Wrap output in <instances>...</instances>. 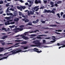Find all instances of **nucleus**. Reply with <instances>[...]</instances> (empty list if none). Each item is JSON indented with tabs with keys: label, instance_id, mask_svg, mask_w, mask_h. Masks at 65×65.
I'll return each mask as SVG.
<instances>
[{
	"label": "nucleus",
	"instance_id": "8",
	"mask_svg": "<svg viewBox=\"0 0 65 65\" xmlns=\"http://www.w3.org/2000/svg\"><path fill=\"white\" fill-rule=\"evenodd\" d=\"M34 12H35V11H34V10L33 11H30V13H29V12L28 13V15L29 16H30V14H33V13H34Z\"/></svg>",
	"mask_w": 65,
	"mask_h": 65
},
{
	"label": "nucleus",
	"instance_id": "35",
	"mask_svg": "<svg viewBox=\"0 0 65 65\" xmlns=\"http://www.w3.org/2000/svg\"><path fill=\"white\" fill-rule=\"evenodd\" d=\"M19 1L21 2V3H23L24 2H25L23 1L22 0H20Z\"/></svg>",
	"mask_w": 65,
	"mask_h": 65
},
{
	"label": "nucleus",
	"instance_id": "25",
	"mask_svg": "<svg viewBox=\"0 0 65 65\" xmlns=\"http://www.w3.org/2000/svg\"><path fill=\"white\" fill-rule=\"evenodd\" d=\"M3 1H0V4H3Z\"/></svg>",
	"mask_w": 65,
	"mask_h": 65
},
{
	"label": "nucleus",
	"instance_id": "58",
	"mask_svg": "<svg viewBox=\"0 0 65 65\" xmlns=\"http://www.w3.org/2000/svg\"><path fill=\"white\" fill-rule=\"evenodd\" d=\"M43 1L44 3H46V2H47V1H46H46L43 0Z\"/></svg>",
	"mask_w": 65,
	"mask_h": 65
},
{
	"label": "nucleus",
	"instance_id": "54",
	"mask_svg": "<svg viewBox=\"0 0 65 65\" xmlns=\"http://www.w3.org/2000/svg\"><path fill=\"white\" fill-rule=\"evenodd\" d=\"M10 53V52H9L8 53H5L4 54V55H6H6H7V54L8 53Z\"/></svg>",
	"mask_w": 65,
	"mask_h": 65
},
{
	"label": "nucleus",
	"instance_id": "20",
	"mask_svg": "<svg viewBox=\"0 0 65 65\" xmlns=\"http://www.w3.org/2000/svg\"><path fill=\"white\" fill-rule=\"evenodd\" d=\"M50 27H54L55 26H57V25L56 24H55L54 25H50Z\"/></svg>",
	"mask_w": 65,
	"mask_h": 65
},
{
	"label": "nucleus",
	"instance_id": "40",
	"mask_svg": "<svg viewBox=\"0 0 65 65\" xmlns=\"http://www.w3.org/2000/svg\"><path fill=\"white\" fill-rule=\"evenodd\" d=\"M15 41V42H20V40H16Z\"/></svg>",
	"mask_w": 65,
	"mask_h": 65
},
{
	"label": "nucleus",
	"instance_id": "11",
	"mask_svg": "<svg viewBox=\"0 0 65 65\" xmlns=\"http://www.w3.org/2000/svg\"><path fill=\"white\" fill-rule=\"evenodd\" d=\"M18 44H19V43H16L13 46H14L15 47H18V46H19L20 45H17L15 46L16 45H18Z\"/></svg>",
	"mask_w": 65,
	"mask_h": 65
},
{
	"label": "nucleus",
	"instance_id": "53",
	"mask_svg": "<svg viewBox=\"0 0 65 65\" xmlns=\"http://www.w3.org/2000/svg\"><path fill=\"white\" fill-rule=\"evenodd\" d=\"M44 7L43 6H42L41 7V8H44Z\"/></svg>",
	"mask_w": 65,
	"mask_h": 65
},
{
	"label": "nucleus",
	"instance_id": "23",
	"mask_svg": "<svg viewBox=\"0 0 65 65\" xmlns=\"http://www.w3.org/2000/svg\"><path fill=\"white\" fill-rule=\"evenodd\" d=\"M33 2L31 1L29 3V4L30 5H33Z\"/></svg>",
	"mask_w": 65,
	"mask_h": 65
},
{
	"label": "nucleus",
	"instance_id": "39",
	"mask_svg": "<svg viewBox=\"0 0 65 65\" xmlns=\"http://www.w3.org/2000/svg\"><path fill=\"white\" fill-rule=\"evenodd\" d=\"M22 17H23V18H26V16H25L23 14H22Z\"/></svg>",
	"mask_w": 65,
	"mask_h": 65
},
{
	"label": "nucleus",
	"instance_id": "60",
	"mask_svg": "<svg viewBox=\"0 0 65 65\" xmlns=\"http://www.w3.org/2000/svg\"><path fill=\"white\" fill-rule=\"evenodd\" d=\"M9 14L10 15H11V16H12V15H13V14H12V13H9Z\"/></svg>",
	"mask_w": 65,
	"mask_h": 65
},
{
	"label": "nucleus",
	"instance_id": "38",
	"mask_svg": "<svg viewBox=\"0 0 65 65\" xmlns=\"http://www.w3.org/2000/svg\"><path fill=\"white\" fill-rule=\"evenodd\" d=\"M8 10H9V8H7V10H6V12H8V11H9Z\"/></svg>",
	"mask_w": 65,
	"mask_h": 65
},
{
	"label": "nucleus",
	"instance_id": "55",
	"mask_svg": "<svg viewBox=\"0 0 65 65\" xmlns=\"http://www.w3.org/2000/svg\"><path fill=\"white\" fill-rule=\"evenodd\" d=\"M62 30H58V32H62Z\"/></svg>",
	"mask_w": 65,
	"mask_h": 65
},
{
	"label": "nucleus",
	"instance_id": "56",
	"mask_svg": "<svg viewBox=\"0 0 65 65\" xmlns=\"http://www.w3.org/2000/svg\"><path fill=\"white\" fill-rule=\"evenodd\" d=\"M55 33H56V34H60V33L57 32H55Z\"/></svg>",
	"mask_w": 65,
	"mask_h": 65
},
{
	"label": "nucleus",
	"instance_id": "27",
	"mask_svg": "<svg viewBox=\"0 0 65 65\" xmlns=\"http://www.w3.org/2000/svg\"><path fill=\"white\" fill-rule=\"evenodd\" d=\"M17 14H18V13H14V15H13L14 17H15V16H17Z\"/></svg>",
	"mask_w": 65,
	"mask_h": 65
},
{
	"label": "nucleus",
	"instance_id": "57",
	"mask_svg": "<svg viewBox=\"0 0 65 65\" xmlns=\"http://www.w3.org/2000/svg\"><path fill=\"white\" fill-rule=\"evenodd\" d=\"M18 9L19 10H20L21 11H22V10H23L22 8H18Z\"/></svg>",
	"mask_w": 65,
	"mask_h": 65
},
{
	"label": "nucleus",
	"instance_id": "15",
	"mask_svg": "<svg viewBox=\"0 0 65 65\" xmlns=\"http://www.w3.org/2000/svg\"><path fill=\"white\" fill-rule=\"evenodd\" d=\"M20 19L19 18H17V19H14V21L15 22H18V21H19Z\"/></svg>",
	"mask_w": 65,
	"mask_h": 65
},
{
	"label": "nucleus",
	"instance_id": "51",
	"mask_svg": "<svg viewBox=\"0 0 65 65\" xmlns=\"http://www.w3.org/2000/svg\"><path fill=\"white\" fill-rule=\"evenodd\" d=\"M4 3H7V0H5L4 1Z\"/></svg>",
	"mask_w": 65,
	"mask_h": 65
},
{
	"label": "nucleus",
	"instance_id": "19",
	"mask_svg": "<svg viewBox=\"0 0 65 65\" xmlns=\"http://www.w3.org/2000/svg\"><path fill=\"white\" fill-rule=\"evenodd\" d=\"M62 1H59L57 2V4H59L60 3H62Z\"/></svg>",
	"mask_w": 65,
	"mask_h": 65
},
{
	"label": "nucleus",
	"instance_id": "42",
	"mask_svg": "<svg viewBox=\"0 0 65 65\" xmlns=\"http://www.w3.org/2000/svg\"><path fill=\"white\" fill-rule=\"evenodd\" d=\"M25 4V5H29V4L28 3H26Z\"/></svg>",
	"mask_w": 65,
	"mask_h": 65
},
{
	"label": "nucleus",
	"instance_id": "37",
	"mask_svg": "<svg viewBox=\"0 0 65 65\" xmlns=\"http://www.w3.org/2000/svg\"><path fill=\"white\" fill-rule=\"evenodd\" d=\"M10 4V3H8L6 5V6H7V7H8V6H9V4Z\"/></svg>",
	"mask_w": 65,
	"mask_h": 65
},
{
	"label": "nucleus",
	"instance_id": "22",
	"mask_svg": "<svg viewBox=\"0 0 65 65\" xmlns=\"http://www.w3.org/2000/svg\"><path fill=\"white\" fill-rule=\"evenodd\" d=\"M21 8H26V7L25 6H20Z\"/></svg>",
	"mask_w": 65,
	"mask_h": 65
},
{
	"label": "nucleus",
	"instance_id": "9",
	"mask_svg": "<svg viewBox=\"0 0 65 65\" xmlns=\"http://www.w3.org/2000/svg\"><path fill=\"white\" fill-rule=\"evenodd\" d=\"M35 3L36 4H38V3H41V1L40 0L38 1L37 0H35Z\"/></svg>",
	"mask_w": 65,
	"mask_h": 65
},
{
	"label": "nucleus",
	"instance_id": "41",
	"mask_svg": "<svg viewBox=\"0 0 65 65\" xmlns=\"http://www.w3.org/2000/svg\"><path fill=\"white\" fill-rule=\"evenodd\" d=\"M10 9L11 10H12V11H14V9H13L10 8Z\"/></svg>",
	"mask_w": 65,
	"mask_h": 65
},
{
	"label": "nucleus",
	"instance_id": "49",
	"mask_svg": "<svg viewBox=\"0 0 65 65\" xmlns=\"http://www.w3.org/2000/svg\"><path fill=\"white\" fill-rule=\"evenodd\" d=\"M10 23L11 24H14V23H15V22H11Z\"/></svg>",
	"mask_w": 65,
	"mask_h": 65
},
{
	"label": "nucleus",
	"instance_id": "24",
	"mask_svg": "<svg viewBox=\"0 0 65 65\" xmlns=\"http://www.w3.org/2000/svg\"><path fill=\"white\" fill-rule=\"evenodd\" d=\"M27 42L26 41H25L22 42V44H27Z\"/></svg>",
	"mask_w": 65,
	"mask_h": 65
},
{
	"label": "nucleus",
	"instance_id": "21",
	"mask_svg": "<svg viewBox=\"0 0 65 65\" xmlns=\"http://www.w3.org/2000/svg\"><path fill=\"white\" fill-rule=\"evenodd\" d=\"M29 20L26 19L25 20V23H27V22H29Z\"/></svg>",
	"mask_w": 65,
	"mask_h": 65
},
{
	"label": "nucleus",
	"instance_id": "63",
	"mask_svg": "<svg viewBox=\"0 0 65 65\" xmlns=\"http://www.w3.org/2000/svg\"><path fill=\"white\" fill-rule=\"evenodd\" d=\"M31 1H30V0H27V2H29L30 3V2Z\"/></svg>",
	"mask_w": 65,
	"mask_h": 65
},
{
	"label": "nucleus",
	"instance_id": "16",
	"mask_svg": "<svg viewBox=\"0 0 65 65\" xmlns=\"http://www.w3.org/2000/svg\"><path fill=\"white\" fill-rule=\"evenodd\" d=\"M4 48L3 47H0V52H2L3 51Z\"/></svg>",
	"mask_w": 65,
	"mask_h": 65
},
{
	"label": "nucleus",
	"instance_id": "26",
	"mask_svg": "<svg viewBox=\"0 0 65 65\" xmlns=\"http://www.w3.org/2000/svg\"><path fill=\"white\" fill-rule=\"evenodd\" d=\"M20 28H24V25H21L19 26Z\"/></svg>",
	"mask_w": 65,
	"mask_h": 65
},
{
	"label": "nucleus",
	"instance_id": "4",
	"mask_svg": "<svg viewBox=\"0 0 65 65\" xmlns=\"http://www.w3.org/2000/svg\"><path fill=\"white\" fill-rule=\"evenodd\" d=\"M33 43H35V44H36V45H39L40 44V41L37 40L34 41Z\"/></svg>",
	"mask_w": 65,
	"mask_h": 65
},
{
	"label": "nucleus",
	"instance_id": "5",
	"mask_svg": "<svg viewBox=\"0 0 65 65\" xmlns=\"http://www.w3.org/2000/svg\"><path fill=\"white\" fill-rule=\"evenodd\" d=\"M38 49L37 48H34V52H37L38 53H41L42 52V51H40L39 50H38Z\"/></svg>",
	"mask_w": 65,
	"mask_h": 65
},
{
	"label": "nucleus",
	"instance_id": "31",
	"mask_svg": "<svg viewBox=\"0 0 65 65\" xmlns=\"http://www.w3.org/2000/svg\"><path fill=\"white\" fill-rule=\"evenodd\" d=\"M47 36L46 35H39V36Z\"/></svg>",
	"mask_w": 65,
	"mask_h": 65
},
{
	"label": "nucleus",
	"instance_id": "34",
	"mask_svg": "<svg viewBox=\"0 0 65 65\" xmlns=\"http://www.w3.org/2000/svg\"><path fill=\"white\" fill-rule=\"evenodd\" d=\"M43 43H45V40H43Z\"/></svg>",
	"mask_w": 65,
	"mask_h": 65
},
{
	"label": "nucleus",
	"instance_id": "32",
	"mask_svg": "<svg viewBox=\"0 0 65 65\" xmlns=\"http://www.w3.org/2000/svg\"><path fill=\"white\" fill-rule=\"evenodd\" d=\"M2 30H5V31H6V29L4 27H3L2 28Z\"/></svg>",
	"mask_w": 65,
	"mask_h": 65
},
{
	"label": "nucleus",
	"instance_id": "44",
	"mask_svg": "<svg viewBox=\"0 0 65 65\" xmlns=\"http://www.w3.org/2000/svg\"><path fill=\"white\" fill-rule=\"evenodd\" d=\"M1 43L2 44V45H5V43L4 42H3V43L1 42Z\"/></svg>",
	"mask_w": 65,
	"mask_h": 65
},
{
	"label": "nucleus",
	"instance_id": "47",
	"mask_svg": "<svg viewBox=\"0 0 65 65\" xmlns=\"http://www.w3.org/2000/svg\"><path fill=\"white\" fill-rule=\"evenodd\" d=\"M38 7H39V6H38L35 7L34 8H38Z\"/></svg>",
	"mask_w": 65,
	"mask_h": 65
},
{
	"label": "nucleus",
	"instance_id": "14",
	"mask_svg": "<svg viewBox=\"0 0 65 65\" xmlns=\"http://www.w3.org/2000/svg\"><path fill=\"white\" fill-rule=\"evenodd\" d=\"M50 4L51 5H52V6H51V7H54V3L53 2H50Z\"/></svg>",
	"mask_w": 65,
	"mask_h": 65
},
{
	"label": "nucleus",
	"instance_id": "30",
	"mask_svg": "<svg viewBox=\"0 0 65 65\" xmlns=\"http://www.w3.org/2000/svg\"><path fill=\"white\" fill-rule=\"evenodd\" d=\"M32 23L34 24H36V23H37V22L36 21H33L32 22Z\"/></svg>",
	"mask_w": 65,
	"mask_h": 65
},
{
	"label": "nucleus",
	"instance_id": "17",
	"mask_svg": "<svg viewBox=\"0 0 65 65\" xmlns=\"http://www.w3.org/2000/svg\"><path fill=\"white\" fill-rule=\"evenodd\" d=\"M65 47V44H63V46L59 47V49H60V48H61V47Z\"/></svg>",
	"mask_w": 65,
	"mask_h": 65
},
{
	"label": "nucleus",
	"instance_id": "7",
	"mask_svg": "<svg viewBox=\"0 0 65 65\" xmlns=\"http://www.w3.org/2000/svg\"><path fill=\"white\" fill-rule=\"evenodd\" d=\"M21 36L23 37H22V38L24 39H25V40H27V39H28V37H25V36L22 35Z\"/></svg>",
	"mask_w": 65,
	"mask_h": 65
},
{
	"label": "nucleus",
	"instance_id": "2",
	"mask_svg": "<svg viewBox=\"0 0 65 65\" xmlns=\"http://www.w3.org/2000/svg\"><path fill=\"white\" fill-rule=\"evenodd\" d=\"M54 10H56V9H53L52 11L50 10H45V11H44L43 13H46V12H50V13H52L55 14V12Z\"/></svg>",
	"mask_w": 65,
	"mask_h": 65
},
{
	"label": "nucleus",
	"instance_id": "61",
	"mask_svg": "<svg viewBox=\"0 0 65 65\" xmlns=\"http://www.w3.org/2000/svg\"><path fill=\"white\" fill-rule=\"evenodd\" d=\"M26 19H25L24 18V19H22V20L23 21H25V20Z\"/></svg>",
	"mask_w": 65,
	"mask_h": 65
},
{
	"label": "nucleus",
	"instance_id": "10",
	"mask_svg": "<svg viewBox=\"0 0 65 65\" xmlns=\"http://www.w3.org/2000/svg\"><path fill=\"white\" fill-rule=\"evenodd\" d=\"M7 22H5V25H10V23H9V21H8Z\"/></svg>",
	"mask_w": 65,
	"mask_h": 65
},
{
	"label": "nucleus",
	"instance_id": "43",
	"mask_svg": "<svg viewBox=\"0 0 65 65\" xmlns=\"http://www.w3.org/2000/svg\"><path fill=\"white\" fill-rule=\"evenodd\" d=\"M31 6H32V5H28V8H29L30 7H31Z\"/></svg>",
	"mask_w": 65,
	"mask_h": 65
},
{
	"label": "nucleus",
	"instance_id": "18",
	"mask_svg": "<svg viewBox=\"0 0 65 65\" xmlns=\"http://www.w3.org/2000/svg\"><path fill=\"white\" fill-rule=\"evenodd\" d=\"M37 38H38V39H43L42 38L40 37H37Z\"/></svg>",
	"mask_w": 65,
	"mask_h": 65
},
{
	"label": "nucleus",
	"instance_id": "59",
	"mask_svg": "<svg viewBox=\"0 0 65 65\" xmlns=\"http://www.w3.org/2000/svg\"><path fill=\"white\" fill-rule=\"evenodd\" d=\"M42 23L43 24H44L45 23V21H43L42 22Z\"/></svg>",
	"mask_w": 65,
	"mask_h": 65
},
{
	"label": "nucleus",
	"instance_id": "33",
	"mask_svg": "<svg viewBox=\"0 0 65 65\" xmlns=\"http://www.w3.org/2000/svg\"><path fill=\"white\" fill-rule=\"evenodd\" d=\"M28 46H26L25 47H24L23 48H24V50H26V49H27L28 48Z\"/></svg>",
	"mask_w": 65,
	"mask_h": 65
},
{
	"label": "nucleus",
	"instance_id": "52",
	"mask_svg": "<svg viewBox=\"0 0 65 65\" xmlns=\"http://www.w3.org/2000/svg\"><path fill=\"white\" fill-rule=\"evenodd\" d=\"M27 33H28V32H25V33L24 34L25 35H27Z\"/></svg>",
	"mask_w": 65,
	"mask_h": 65
},
{
	"label": "nucleus",
	"instance_id": "6",
	"mask_svg": "<svg viewBox=\"0 0 65 65\" xmlns=\"http://www.w3.org/2000/svg\"><path fill=\"white\" fill-rule=\"evenodd\" d=\"M10 55H11V54H10L7 55V57H4L3 58H0V60H4V59H7V58L9 56H10Z\"/></svg>",
	"mask_w": 65,
	"mask_h": 65
},
{
	"label": "nucleus",
	"instance_id": "62",
	"mask_svg": "<svg viewBox=\"0 0 65 65\" xmlns=\"http://www.w3.org/2000/svg\"><path fill=\"white\" fill-rule=\"evenodd\" d=\"M17 8H21V7H20L19 6H17Z\"/></svg>",
	"mask_w": 65,
	"mask_h": 65
},
{
	"label": "nucleus",
	"instance_id": "46",
	"mask_svg": "<svg viewBox=\"0 0 65 65\" xmlns=\"http://www.w3.org/2000/svg\"><path fill=\"white\" fill-rule=\"evenodd\" d=\"M55 41H56V40H55L52 41H51V42H52V43H54V42H55Z\"/></svg>",
	"mask_w": 65,
	"mask_h": 65
},
{
	"label": "nucleus",
	"instance_id": "48",
	"mask_svg": "<svg viewBox=\"0 0 65 65\" xmlns=\"http://www.w3.org/2000/svg\"><path fill=\"white\" fill-rule=\"evenodd\" d=\"M63 12H61L60 13L61 15V16H62V15H63Z\"/></svg>",
	"mask_w": 65,
	"mask_h": 65
},
{
	"label": "nucleus",
	"instance_id": "45",
	"mask_svg": "<svg viewBox=\"0 0 65 65\" xmlns=\"http://www.w3.org/2000/svg\"><path fill=\"white\" fill-rule=\"evenodd\" d=\"M54 5L56 6V7H58V4H57V3L55 4Z\"/></svg>",
	"mask_w": 65,
	"mask_h": 65
},
{
	"label": "nucleus",
	"instance_id": "1",
	"mask_svg": "<svg viewBox=\"0 0 65 65\" xmlns=\"http://www.w3.org/2000/svg\"><path fill=\"white\" fill-rule=\"evenodd\" d=\"M15 51H12V54H17V53H21V52H27V51H22V50L20 49H17L14 50Z\"/></svg>",
	"mask_w": 65,
	"mask_h": 65
},
{
	"label": "nucleus",
	"instance_id": "29",
	"mask_svg": "<svg viewBox=\"0 0 65 65\" xmlns=\"http://www.w3.org/2000/svg\"><path fill=\"white\" fill-rule=\"evenodd\" d=\"M31 36L32 37H35V36H36V35L35 34H32L31 35Z\"/></svg>",
	"mask_w": 65,
	"mask_h": 65
},
{
	"label": "nucleus",
	"instance_id": "50",
	"mask_svg": "<svg viewBox=\"0 0 65 65\" xmlns=\"http://www.w3.org/2000/svg\"><path fill=\"white\" fill-rule=\"evenodd\" d=\"M63 18H64V19H65V14H64L63 15Z\"/></svg>",
	"mask_w": 65,
	"mask_h": 65
},
{
	"label": "nucleus",
	"instance_id": "36",
	"mask_svg": "<svg viewBox=\"0 0 65 65\" xmlns=\"http://www.w3.org/2000/svg\"><path fill=\"white\" fill-rule=\"evenodd\" d=\"M27 25H30V26H32V25H33L32 24V23H28Z\"/></svg>",
	"mask_w": 65,
	"mask_h": 65
},
{
	"label": "nucleus",
	"instance_id": "28",
	"mask_svg": "<svg viewBox=\"0 0 65 65\" xmlns=\"http://www.w3.org/2000/svg\"><path fill=\"white\" fill-rule=\"evenodd\" d=\"M57 15L58 16V17L59 18H60V14L59 13H57Z\"/></svg>",
	"mask_w": 65,
	"mask_h": 65
},
{
	"label": "nucleus",
	"instance_id": "13",
	"mask_svg": "<svg viewBox=\"0 0 65 65\" xmlns=\"http://www.w3.org/2000/svg\"><path fill=\"white\" fill-rule=\"evenodd\" d=\"M7 37L8 36H4L3 37H2V39H5V38H7Z\"/></svg>",
	"mask_w": 65,
	"mask_h": 65
},
{
	"label": "nucleus",
	"instance_id": "3",
	"mask_svg": "<svg viewBox=\"0 0 65 65\" xmlns=\"http://www.w3.org/2000/svg\"><path fill=\"white\" fill-rule=\"evenodd\" d=\"M23 30V28H15L13 29V30L14 31L15 33H17V32H19V31H22Z\"/></svg>",
	"mask_w": 65,
	"mask_h": 65
},
{
	"label": "nucleus",
	"instance_id": "12",
	"mask_svg": "<svg viewBox=\"0 0 65 65\" xmlns=\"http://www.w3.org/2000/svg\"><path fill=\"white\" fill-rule=\"evenodd\" d=\"M5 19H6L7 20H9L11 19L10 17H6L4 18Z\"/></svg>",
	"mask_w": 65,
	"mask_h": 65
},
{
	"label": "nucleus",
	"instance_id": "64",
	"mask_svg": "<svg viewBox=\"0 0 65 65\" xmlns=\"http://www.w3.org/2000/svg\"><path fill=\"white\" fill-rule=\"evenodd\" d=\"M12 28H14V27H15V25H13L12 26Z\"/></svg>",
	"mask_w": 65,
	"mask_h": 65
}]
</instances>
